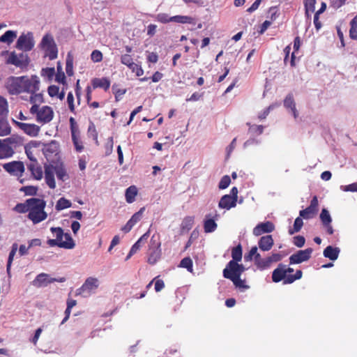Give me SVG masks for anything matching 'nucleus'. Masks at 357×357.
<instances>
[{"label": "nucleus", "instance_id": "obj_1", "mask_svg": "<svg viewBox=\"0 0 357 357\" xmlns=\"http://www.w3.org/2000/svg\"><path fill=\"white\" fill-rule=\"evenodd\" d=\"M29 210L28 218L33 224H38L45 220L47 218V214L45 211L46 202L39 198H31L29 202Z\"/></svg>", "mask_w": 357, "mask_h": 357}, {"label": "nucleus", "instance_id": "obj_2", "mask_svg": "<svg viewBox=\"0 0 357 357\" xmlns=\"http://www.w3.org/2000/svg\"><path fill=\"white\" fill-rule=\"evenodd\" d=\"M45 179L47 185L51 189L56 188L54 174L59 180L65 181L68 178V174L63 164L53 165L52 164L45 165Z\"/></svg>", "mask_w": 357, "mask_h": 357}, {"label": "nucleus", "instance_id": "obj_3", "mask_svg": "<svg viewBox=\"0 0 357 357\" xmlns=\"http://www.w3.org/2000/svg\"><path fill=\"white\" fill-rule=\"evenodd\" d=\"M303 272L301 270H297L294 275H286L284 271V264H280L272 273V280L274 282H279L283 280V284H291L297 280L302 278Z\"/></svg>", "mask_w": 357, "mask_h": 357}, {"label": "nucleus", "instance_id": "obj_4", "mask_svg": "<svg viewBox=\"0 0 357 357\" xmlns=\"http://www.w3.org/2000/svg\"><path fill=\"white\" fill-rule=\"evenodd\" d=\"M3 169L8 173L10 176H14L20 183L24 182L23 176L25 172V166L22 161L13 160L9 162L3 164Z\"/></svg>", "mask_w": 357, "mask_h": 357}, {"label": "nucleus", "instance_id": "obj_5", "mask_svg": "<svg viewBox=\"0 0 357 357\" xmlns=\"http://www.w3.org/2000/svg\"><path fill=\"white\" fill-rule=\"evenodd\" d=\"M30 113L31 114H36L37 122L42 124L50 123L54 117L52 108L47 105L41 107H40L39 105H32L30 108Z\"/></svg>", "mask_w": 357, "mask_h": 357}, {"label": "nucleus", "instance_id": "obj_6", "mask_svg": "<svg viewBox=\"0 0 357 357\" xmlns=\"http://www.w3.org/2000/svg\"><path fill=\"white\" fill-rule=\"evenodd\" d=\"M40 46L45 52V56L50 60L57 58L58 49L52 35L45 34L41 40Z\"/></svg>", "mask_w": 357, "mask_h": 357}, {"label": "nucleus", "instance_id": "obj_7", "mask_svg": "<svg viewBox=\"0 0 357 357\" xmlns=\"http://www.w3.org/2000/svg\"><path fill=\"white\" fill-rule=\"evenodd\" d=\"M23 78L22 76L14 77L11 76L8 78L6 83V88L10 95H18L23 91Z\"/></svg>", "mask_w": 357, "mask_h": 357}, {"label": "nucleus", "instance_id": "obj_8", "mask_svg": "<svg viewBox=\"0 0 357 357\" xmlns=\"http://www.w3.org/2000/svg\"><path fill=\"white\" fill-rule=\"evenodd\" d=\"M245 268L242 264H238L234 261H230L226 266V268L223 270V276L227 279L236 278L241 276L244 272Z\"/></svg>", "mask_w": 357, "mask_h": 357}, {"label": "nucleus", "instance_id": "obj_9", "mask_svg": "<svg viewBox=\"0 0 357 357\" xmlns=\"http://www.w3.org/2000/svg\"><path fill=\"white\" fill-rule=\"evenodd\" d=\"M69 122L72 140L75 146V150L77 152H82L84 150V146L79 137L80 132L78 125L73 117L70 118Z\"/></svg>", "mask_w": 357, "mask_h": 357}, {"label": "nucleus", "instance_id": "obj_10", "mask_svg": "<svg viewBox=\"0 0 357 357\" xmlns=\"http://www.w3.org/2000/svg\"><path fill=\"white\" fill-rule=\"evenodd\" d=\"M23 91L24 93H34L40 90V80L37 75H31V77L24 75Z\"/></svg>", "mask_w": 357, "mask_h": 357}, {"label": "nucleus", "instance_id": "obj_11", "mask_svg": "<svg viewBox=\"0 0 357 357\" xmlns=\"http://www.w3.org/2000/svg\"><path fill=\"white\" fill-rule=\"evenodd\" d=\"M98 287V280L95 278H88L82 287L77 289V294L81 295L84 297H87L91 295L93 291L96 289Z\"/></svg>", "mask_w": 357, "mask_h": 357}, {"label": "nucleus", "instance_id": "obj_12", "mask_svg": "<svg viewBox=\"0 0 357 357\" xmlns=\"http://www.w3.org/2000/svg\"><path fill=\"white\" fill-rule=\"evenodd\" d=\"M66 281V278L61 277L59 278H51L48 274L42 273L38 274L33 280V285L36 287H47L49 284L58 282H63Z\"/></svg>", "mask_w": 357, "mask_h": 357}, {"label": "nucleus", "instance_id": "obj_13", "mask_svg": "<svg viewBox=\"0 0 357 357\" xmlns=\"http://www.w3.org/2000/svg\"><path fill=\"white\" fill-rule=\"evenodd\" d=\"M15 143V140L12 137L0 140V159L8 158L13 155L15 151L12 145Z\"/></svg>", "mask_w": 357, "mask_h": 357}, {"label": "nucleus", "instance_id": "obj_14", "mask_svg": "<svg viewBox=\"0 0 357 357\" xmlns=\"http://www.w3.org/2000/svg\"><path fill=\"white\" fill-rule=\"evenodd\" d=\"M7 63L20 68H25L29 63V58L27 54L23 53L16 54L15 52H12L7 59Z\"/></svg>", "mask_w": 357, "mask_h": 357}, {"label": "nucleus", "instance_id": "obj_15", "mask_svg": "<svg viewBox=\"0 0 357 357\" xmlns=\"http://www.w3.org/2000/svg\"><path fill=\"white\" fill-rule=\"evenodd\" d=\"M220 215L216 210L206 214L204 220V229L206 233H211L214 231L218 227L216 220H218Z\"/></svg>", "mask_w": 357, "mask_h": 357}, {"label": "nucleus", "instance_id": "obj_16", "mask_svg": "<svg viewBox=\"0 0 357 357\" xmlns=\"http://www.w3.org/2000/svg\"><path fill=\"white\" fill-rule=\"evenodd\" d=\"M319 210V202L317 196H314L310 202V204L306 208L300 211L299 215L305 220L313 218Z\"/></svg>", "mask_w": 357, "mask_h": 357}, {"label": "nucleus", "instance_id": "obj_17", "mask_svg": "<svg viewBox=\"0 0 357 357\" xmlns=\"http://www.w3.org/2000/svg\"><path fill=\"white\" fill-rule=\"evenodd\" d=\"M34 46V41L31 33L22 34L17 39L16 47L24 51H30Z\"/></svg>", "mask_w": 357, "mask_h": 357}, {"label": "nucleus", "instance_id": "obj_18", "mask_svg": "<svg viewBox=\"0 0 357 357\" xmlns=\"http://www.w3.org/2000/svg\"><path fill=\"white\" fill-rule=\"evenodd\" d=\"M13 123L24 133L31 136L36 137L40 132V127L33 123H26L13 120Z\"/></svg>", "mask_w": 357, "mask_h": 357}, {"label": "nucleus", "instance_id": "obj_19", "mask_svg": "<svg viewBox=\"0 0 357 357\" xmlns=\"http://www.w3.org/2000/svg\"><path fill=\"white\" fill-rule=\"evenodd\" d=\"M312 252V248H307L304 250H298L296 253L291 255L289 257V264H296L305 261L310 258Z\"/></svg>", "mask_w": 357, "mask_h": 357}, {"label": "nucleus", "instance_id": "obj_20", "mask_svg": "<svg viewBox=\"0 0 357 357\" xmlns=\"http://www.w3.org/2000/svg\"><path fill=\"white\" fill-rule=\"evenodd\" d=\"M275 229V226L273 222L266 221L258 224L253 229V234L255 236H261L264 233H270Z\"/></svg>", "mask_w": 357, "mask_h": 357}, {"label": "nucleus", "instance_id": "obj_21", "mask_svg": "<svg viewBox=\"0 0 357 357\" xmlns=\"http://www.w3.org/2000/svg\"><path fill=\"white\" fill-rule=\"evenodd\" d=\"M320 219L327 233L329 234H332L333 233V227L331 226L332 218L327 209L323 208L321 210L320 214Z\"/></svg>", "mask_w": 357, "mask_h": 357}, {"label": "nucleus", "instance_id": "obj_22", "mask_svg": "<svg viewBox=\"0 0 357 357\" xmlns=\"http://www.w3.org/2000/svg\"><path fill=\"white\" fill-rule=\"evenodd\" d=\"M237 201L235 197L227 195H223L218 203V207L220 208L229 210L236 206Z\"/></svg>", "mask_w": 357, "mask_h": 357}, {"label": "nucleus", "instance_id": "obj_23", "mask_svg": "<svg viewBox=\"0 0 357 357\" xmlns=\"http://www.w3.org/2000/svg\"><path fill=\"white\" fill-rule=\"evenodd\" d=\"M27 168L30 171L32 176L36 180H41L43 176V172L41 166L39 165L38 161L31 162L27 165Z\"/></svg>", "mask_w": 357, "mask_h": 357}, {"label": "nucleus", "instance_id": "obj_24", "mask_svg": "<svg viewBox=\"0 0 357 357\" xmlns=\"http://www.w3.org/2000/svg\"><path fill=\"white\" fill-rule=\"evenodd\" d=\"M284 106L287 109H291L294 116L295 119H296L298 116V112L296 108V104L294 99V96L292 93H289L284 100Z\"/></svg>", "mask_w": 357, "mask_h": 357}, {"label": "nucleus", "instance_id": "obj_25", "mask_svg": "<svg viewBox=\"0 0 357 357\" xmlns=\"http://www.w3.org/2000/svg\"><path fill=\"white\" fill-rule=\"evenodd\" d=\"M91 83L93 89L101 88L105 91L110 87V81L107 77L93 78Z\"/></svg>", "mask_w": 357, "mask_h": 357}, {"label": "nucleus", "instance_id": "obj_26", "mask_svg": "<svg viewBox=\"0 0 357 357\" xmlns=\"http://www.w3.org/2000/svg\"><path fill=\"white\" fill-rule=\"evenodd\" d=\"M160 247H150L148 251L149 257L148 262L150 264H154L160 258L161 250Z\"/></svg>", "mask_w": 357, "mask_h": 357}, {"label": "nucleus", "instance_id": "obj_27", "mask_svg": "<svg viewBox=\"0 0 357 357\" xmlns=\"http://www.w3.org/2000/svg\"><path fill=\"white\" fill-rule=\"evenodd\" d=\"M51 231L53 235L56 237L54 239H50L48 244L50 245H66L65 244L60 243L62 235V229L61 227H52Z\"/></svg>", "mask_w": 357, "mask_h": 357}, {"label": "nucleus", "instance_id": "obj_28", "mask_svg": "<svg viewBox=\"0 0 357 357\" xmlns=\"http://www.w3.org/2000/svg\"><path fill=\"white\" fill-rule=\"evenodd\" d=\"M340 250L338 247H326L323 252L325 257L333 261L337 259Z\"/></svg>", "mask_w": 357, "mask_h": 357}, {"label": "nucleus", "instance_id": "obj_29", "mask_svg": "<svg viewBox=\"0 0 357 357\" xmlns=\"http://www.w3.org/2000/svg\"><path fill=\"white\" fill-rule=\"evenodd\" d=\"M195 218L194 216H186L183 218L181 225V229L182 232H187L192 229L194 225Z\"/></svg>", "mask_w": 357, "mask_h": 357}, {"label": "nucleus", "instance_id": "obj_30", "mask_svg": "<svg viewBox=\"0 0 357 357\" xmlns=\"http://www.w3.org/2000/svg\"><path fill=\"white\" fill-rule=\"evenodd\" d=\"M137 195V188L135 185L128 187L126 190V200L128 203H132Z\"/></svg>", "mask_w": 357, "mask_h": 357}, {"label": "nucleus", "instance_id": "obj_31", "mask_svg": "<svg viewBox=\"0 0 357 357\" xmlns=\"http://www.w3.org/2000/svg\"><path fill=\"white\" fill-rule=\"evenodd\" d=\"M59 144L54 141L48 144L45 148V154L47 157L50 155H57L59 153Z\"/></svg>", "mask_w": 357, "mask_h": 357}, {"label": "nucleus", "instance_id": "obj_32", "mask_svg": "<svg viewBox=\"0 0 357 357\" xmlns=\"http://www.w3.org/2000/svg\"><path fill=\"white\" fill-rule=\"evenodd\" d=\"M172 22L179 24H195L193 17L187 15H175L172 17Z\"/></svg>", "mask_w": 357, "mask_h": 357}, {"label": "nucleus", "instance_id": "obj_33", "mask_svg": "<svg viewBox=\"0 0 357 357\" xmlns=\"http://www.w3.org/2000/svg\"><path fill=\"white\" fill-rule=\"evenodd\" d=\"M255 263L257 267L261 269L268 268L271 264L268 257L261 258L260 255H256Z\"/></svg>", "mask_w": 357, "mask_h": 357}, {"label": "nucleus", "instance_id": "obj_34", "mask_svg": "<svg viewBox=\"0 0 357 357\" xmlns=\"http://www.w3.org/2000/svg\"><path fill=\"white\" fill-rule=\"evenodd\" d=\"M16 36L17 34L15 31L11 30L7 31L0 37V42L10 44Z\"/></svg>", "mask_w": 357, "mask_h": 357}, {"label": "nucleus", "instance_id": "obj_35", "mask_svg": "<svg viewBox=\"0 0 357 357\" xmlns=\"http://www.w3.org/2000/svg\"><path fill=\"white\" fill-rule=\"evenodd\" d=\"M71 206H72V203L70 200H68L64 197H61L57 201L56 206H55V208L56 211H59L70 208Z\"/></svg>", "mask_w": 357, "mask_h": 357}, {"label": "nucleus", "instance_id": "obj_36", "mask_svg": "<svg viewBox=\"0 0 357 357\" xmlns=\"http://www.w3.org/2000/svg\"><path fill=\"white\" fill-rule=\"evenodd\" d=\"M31 201V198L26 199L24 203H19L15 205L14 207V211L20 213H24L26 212H29V202Z\"/></svg>", "mask_w": 357, "mask_h": 357}, {"label": "nucleus", "instance_id": "obj_37", "mask_svg": "<svg viewBox=\"0 0 357 357\" xmlns=\"http://www.w3.org/2000/svg\"><path fill=\"white\" fill-rule=\"evenodd\" d=\"M66 71L68 76L73 75V57L70 53H68L66 58Z\"/></svg>", "mask_w": 357, "mask_h": 357}, {"label": "nucleus", "instance_id": "obj_38", "mask_svg": "<svg viewBox=\"0 0 357 357\" xmlns=\"http://www.w3.org/2000/svg\"><path fill=\"white\" fill-rule=\"evenodd\" d=\"M30 99L29 101L33 105H39L40 103L43 102V97L42 93L38 92H35L34 93H30Z\"/></svg>", "mask_w": 357, "mask_h": 357}, {"label": "nucleus", "instance_id": "obj_39", "mask_svg": "<svg viewBox=\"0 0 357 357\" xmlns=\"http://www.w3.org/2000/svg\"><path fill=\"white\" fill-rule=\"evenodd\" d=\"M316 0H305L304 6L305 15L308 17L310 16L309 13H313L315 10Z\"/></svg>", "mask_w": 357, "mask_h": 357}, {"label": "nucleus", "instance_id": "obj_40", "mask_svg": "<svg viewBox=\"0 0 357 357\" xmlns=\"http://www.w3.org/2000/svg\"><path fill=\"white\" fill-rule=\"evenodd\" d=\"M232 260L236 263L242 259V247H234L231 251Z\"/></svg>", "mask_w": 357, "mask_h": 357}, {"label": "nucleus", "instance_id": "obj_41", "mask_svg": "<svg viewBox=\"0 0 357 357\" xmlns=\"http://www.w3.org/2000/svg\"><path fill=\"white\" fill-rule=\"evenodd\" d=\"M236 287L241 289L245 290L249 289V286L245 284V281L241 279V276H238L234 278H231V280Z\"/></svg>", "mask_w": 357, "mask_h": 357}, {"label": "nucleus", "instance_id": "obj_42", "mask_svg": "<svg viewBox=\"0 0 357 357\" xmlns=\"http://www.w3.org/2000/svg\"><path fill=\"white\" fill-rule=\"evenodd\" d=\"M179 266L181 268H186L189 272L192 273L193 271L192 268V260L190 257H185L183 258L179 264Z\"/></svg>", "mask_w": 357, "mask_h": 357}, {"label": "nucleus", "instance_id": "obj_43", "mask_svg": "<svg viewBox=\"0 0 357 357\" xmlns=\"http://www.w3.org/2000/svg\"><path fill=\"white\" fill-rule=\"evenodd\" d=\"M8 113V102L6 98L0 96V116H6Z\"/></svg>", "mask_w": 357, "mask_h": 357}, {"label": "nucleus", "instance_id": "obj_44", "mask_svg": "<svg viewBox=\"0 0 357 357\" xmlns=\"http://www.w3.org/2000/svg\"><path fill=\"white\" fill-rule=\"evenodd\" d=\"M20 191L26 195L34 196L37 194L38 188L33 185L23 186L20 188Z\"/></svg>", "mask_w": 357, "mask_h": 357}, {"label": "nucleus", "instance_id": "obj_45", "mask_svg": "<svg viewBox=\"0 0 357 357\" xmlns=\"http://www.w3.org/2000/svg\"><path fill=\"white\" fill-rule=\"evenodd\" d=\"M11 128L7 121H0V136L8 135L10 133Z\"/></svg>", "mask_w": 357, "mask_h": 357}, {"label": "nucleus", "instance_id": "obj_46", "mask_svg": "<svg viewBox=\"0 0 357 357\" xmlns=\"http://www.w3.org/2000/svg\"><path fill=\"white\" fill-rule=\"evenodd\" d=\"M274 241L272 235L263 236L259 241L258 245H273Z\"/></svg>", "mask_w": 357, "mask_h": 357}, {"label": "nucleus", "instance_id": "obj_47", "mask_svg": "<svg viewBox=\"0 0 357 357\" xmlns=\"http://www.w3.org/2000/svg\"><path fill=\"white\" fill-rule=\"evenodd\" d=\"M55 74V69L54 67L45 68L41 70V76L47 78L48 79H52Z\"/></svg>", "mask_w": 357, "mask_h": 357}, {"label": "nucleus", "instance_id": "obj_48", "mask_svg": "<svg viewBox=\"0 0 357 357\" xmlns=\"http://www.w3.org/2000/svg\"><path fill=\"white\" fill-rule=\"evenodd\" d=\"M62 236L61 238V241H59L60 243L65 244V245H75L73 239L72 238L71 236L68 233H63V231L62 230Z\"/></svg>", "mask_w": 357, "mask_h": 357}, {"label": "nucleus", "instance_id": "obj_49", "mask_svg": "<svg viewBox=\"0 0 357 357\" xmlns=\"http://www.w3.org/2000/svg\"><path fill=\"white\" fill-rule=\"evenodd\" d=\"M128 67L138 77L142 76L144 73V70L142 67L134 63V61L132 63V65H130Z\"/></svg>", "mask_w": 357, "mask_h": 357}, {"label": "nucleus", "instance_id": "obj_50", "mask_svg": "<svg viewBox=\"0 0 357 357\" xmlns=\"http://www.w3.org/2000/svg\"><path fill=\"white\" fill-rule=\"evenodd\" d=\"M230 183H231L230 177L228 175H225V176H222V178L220 179V181L218 185V188L222 190L225 189L229 185Z\"/></svg>", "mask_w": 357, "mask_h": 357}, {"label": "nucleus", "instance_id": "obj_51", "mask_svg": "<svg viewBox=\"0 0 357 357\" xmlns=\"http://www.w3.org/2000/svg\"><path fill=\"white\" fill-rule=\"evenodd\" d=\"M156 20L158 22L166 24L172 22V17H169L166 13H159L156 16Z\"/></svg>", "mask_w": 357, "mask_h": 357}, {"label": "nucleus", "instance_id": "obj_52", "mask_svg": "<svg viewBox=\"0 0 357 357\" xmlns=\"http://www.w3.org/2000/svg\"><path fill=\"white\" fill-rule=\"evenodd\" d=\"M349 36L353 40H357V23L350 22Z\"/></svg>", "mask_w": 357, "mask_h": 357}, {"label": "nucleus", "instance_id": "obj_53", "mask_svg": "<svg viewBox=\"0 0 357 357\" xmlns=\"http://www.w3.org/2000/svg\"><path fill=\"white\" fill-rule=\"evenodd\" d=\"M144 210H145L144 207L141 208L139 211L135 213L131 217V218L130 219V222H132L134 225H135L137 222H138L141 220Z\"/></svg>", "mask_w": 357, "mask_h": 357}, {"label": "nucleus", "instance_id": "obj_54", "mask_svg": "<svg viewBox=\"0 0 357 357\" xmlns=\"http://www.w3.org/2000/svg\"><path fill=\"white\" fill-rule=\"evenodd\" d=\"M17 247H13V249L9 254L8 259V263H7V267H6L8 273H10L11 264H12L14 256L17 252Z\"/></svg>", "mask_w": 357, "mask_h": 357}, {"label": "nucleus", "instance_id": "obj_55", "mask_svg": "<svg viewBox=\"0 0 357 357\" xmlns=\"http://www.w3.org/2000/svg\"><path fill=\"white\" fill-rule=\"evenodd\" d=\"M91 58L93 62H100L102 60V54L99 50H93L91 54Z\"/></svg>", "mask_w": 357, "mask_h": 357}, {"label": "nucleus", "instance_id": "obj_56", "mask_svg": "<svg viewBox=\"0 0 357 357\" xmlns=\"http://www.w3.org/2000/svg\"><path fill=\"white\" fill-rule=\"evenodd\" d=\"M67 102L69 109L71 112L75 113L74 96L72 92H69L67 96Z\"/></svg>", "mask_w": 357, "mask_h": 357}, {"label": "nucleus", "instance_id": "obj_57", "mask_svg": "<svg viewBox=\"0 0 357 357\" xmlns=\"http://www.w3.org/2000/svg\"><path fill=\"white\" fill-rule=\"evenodd\" d=\"M199 232L197 229H194L190 234V238L186 245H190L192 243H196V240L199 238Z\"/></svg>", "mask_w": 357, "mask_h": 357}, {"label": "nucleus", "instance_id": "obj_58", "mask_svg": "<svg viewBox=\"0 0 357 357\" xmlns=\"http://www.w3.org/2000/svg\"><path fill=\"white\" fill-rule=\"evenodd\" d=\"M121 62L123 64L128 66L130 65H132V63L133 62V59L130 54H126L121 56Z\"/></svg>", "mask_w": 357, "mask_h": 357}, {"label": "nucleus", "instance_id": "obj_59", "mask_svg": "<svg viewBox=\"0 0 357 357\" xmlns=\"http://www.w3.org/2000/svg\"><path fill=\"white\" fill-rule=\"evenodd\" d=\"M286 255L281 253H273L271 256L268 257L271 263L278 262L280 261Z\"/></svg>", "mask_w": 357, "mask_h": 357}, {"label": "nucleus", "instance_id": "obj_60", "mask_svg": "<svg viewBox=\"0 0 357 357\" xmlns=\"http://www.w3.org/2000/svg\"><path fill=\"white\" fill-rule=\"evenodd\" d=\"M59 87L56 85H51L47 89L48 94L50 97H56L59 95Z\"/></svg>", "mask_w": 357, "mask_h": 357}, {"label": "nucleus", "instance_id": "obj_61", "mask_svg": "<svg viewBox=\"0 0 357 357\" xmlns=\"http://www.w3.org/2000/svg\"><path fill=\"white\" fill-rule=\"evenodd\" d=\"M303 225V218L298 217L296 218L294 223V231L298 232L301 230Z\"/></svg>", "mask_w": 357, "mask_h": 357}, {"label": "nucleus", "instance_id": "obj_62", "mask_svg": "<svg viewBox=\"0 0 357 357\" xmlns=\"http://www.w3.org/2000/svg\"><path fill=\"white\" fill-rule=\"evenodd\" d=\"M257 247H252V249L250 250L249 253L244 256V259L245 261H250L252 259L253 257L255 258L256 255H259L257 253Z\"/></svg>", "mask_w": 357, "mask_h": 357}, {"label": "nucleus", "instance_id": "obj_63", "mask_svg": "<svg viewBox=\"0 0 357 357\" xmlns=\"http://www.w3.org/2000/svg\"><path fill=\"white\" fill-rule=\"evenodd\" d=\"M250 131L256 134V135H261L264 131V126H250Z\"/></svg>", "mask_w": 357, "mask_h": 357}, {"label": "nucleus", "instance_id": "obj_64", "mask_svg": "<svg viewBox=\"0 0 357 357\" xmlns=\"http://www.w3.org/2000/svg\"><path fill=\"white\" fill-rule=\"evenodd\" d=\"M305 243V238L303 236H296L294 237V245H304Z\"/></svg>", "mask_w": 357, "mask_h": 357}]
</instances>
